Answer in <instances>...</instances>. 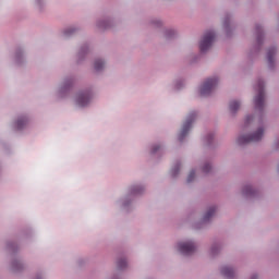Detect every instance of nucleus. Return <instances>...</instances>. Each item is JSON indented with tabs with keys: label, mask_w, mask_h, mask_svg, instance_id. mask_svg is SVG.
Listing matches in <instances>:
<instances>
[{
	"label": "nucleus",
	"mask_w": 279,
	"mask_h": 279,
	"mask_svg": "<svg viewBox=\"0 0 279 279\" xmlns=\"http://www.w3.org/2000/svg\"><path fill=\"white\" fill-rule=\"evenodd\" d=\"M221 274L225 276V278H232L234 276V269L231 267L225 266L221 268Z\"/></svg>",
	"instance_id": "obj_9"
},
{
	"label": "nucleus",
	"mask_w": 279,
	"mask_h": 279,
	"mask_svg": "<svg viewBox=\"0 0 279 279\" xmlns=\"http://www.w3.org/2000/svg\"><path fill=\"white\" fill-rule=\"evenodd\" d=\"M252 279H256V277H253Z\"/></svg>",
	"instance_id": "obj_22"
},
{
	"label": "nucleus",
	"mask_w": 279,
	"mask_h": 279,
	"mask_svg": "<svg viewBox=\"0 0 279 279\" xmlns=\"http://www.w3.org/2000/svg\"><path fill=\"white\" fill-rule=\"evenodd\" d=\"M158 151V147L153 148V153L156 154Z\"/></svg>",
	"instance_id": "obj_19"
},
{
	"label": "nucleus",
	"mask_w": 279,
	"mask_h": 279,
	"mask_svg": "<svg viewBox=\"0 0 279 279\" xmlns=\"http://www.w3.org/2000/svg\"><path fill=\"white\" fill-rule=\"evenodd\" d=\"M255 89L257 90V96L254 99L255 109L263 112V108H265V84L263 81L257 82Z\"/></svg>",
	"instance_id": "obj_2"
},
{
	"label": "nucleus",
	"mask_w": 279,
	"mask_h": 279,
	"mask_svg": "<svg viewBox=\"0 0 279 279\" xmlns=\"http://www.w3.org/2000/svg\"><path fill=\"white\" fill-rule=\"evenodd\" d=\"M216 210L217 209L215 207L209 208L208 211L204 216V221H208L210 219V217H213V215H215Z\"/></svg>",
	"instance_id": "obj_12"
},
{
	"label": "nucleus",
	"mask_w": 279,
	"mask_h": 279,
	"mask_svg": "<svg viewBox=\"0 0 279 279\" xmlns=\"http://www.w3.org/2000/svg\"><path fill=\"white\" fill-rule=\"evenodd\" d=\"M193 121H195V113H191L186 121L184 122L181 133L179 135V141H184V136L189 134V130H191V125H193Z\"/></svg>",
	"instance_id": "obj_6"
},
{
	"label": "nucleus",
	"mask_w": 279,
	"mask_h": 279,
	"mask_svg": "<svg viewBox=\"0 0 279 279\" xmlns=\"http://www.w3.org/2000/svg\"><path fill=\"white\" fill-rule=\"evenodd\" d=\"M65 35L69 36V32H65Z\"/></svg>",
	"instance_id": "obj_21"
},
{
	"label": "nucleus",
	"mask_w": 279,
	"mask_h": 279,
	"mask_svg": "<svg viewBox=\"0 0 279 279\" xmlns=\"http://www.w3.org/2000/svg\"><path fill=\"white\" fill-rule=\"evenodd\" d=\"M25 123H27V120H26V119H20V120H17V122H16V128H17V130H23V125H25Z\"/></svg>",
	"instance_id": "obj_14"
},
{
	"label": "nucleus",
	"mask_w": 279,
	"mask_h": 279,
	"mask_svg": "<svg viewBox=\"0 0 279 279\" xmlns=\"http://www.w3.org/2000/svg\"><path fill=\"white\" fill-rule=\"evenodd\" d=\"M89 102H90V93L86 92V93H81V94L77 95L76 104L81 108H84L85 106H88Z\"/></svg>",
	"instance_id": "obj_7"
},
{
	"label": "nucleus",
	"mask_w": 279,
	"mask_h": 279,
	"mask_svg": "<svg viewBox=\"0 0 279 279\" xmlns=\"http://www.w3.org/2000/svg\"><path fill=\"white\" fill-rule=\"evenodd\" d=\"M218 83L219 81L217 78H208L207 81H205V83L201 87L202 97H208V95L213 93V90H215V86H217Z\"/></svg>",
	"instance_id": "obj_4"
},
{
	"label": "nucleus",
	"mask_w": 279,
	"mask_h": 279,
	"mask_svg": "<svg viewBox=\"0 0 279 279\" xmlns=\"http://www.w3.org/2000/svg\"><path fill=\"white\" fill-rule=\"evenodd\" d=\"M195 250V243L193 242H181L178 244V251L184 256H191Z\"/></svg>",
	"instance_id": "obj_5"
},
{
	"label": "nucleus",
	"mask_w": 279,
	"mask_h": 279,
	"mask_svg": "<svg viewBox=\"0 0 279 279\" xmlns=\"http://www.w3.org/2000/svg\"><path fill=\"white\" fill-rule=\"evenodd\" d=\"M241 108V102L236 101V100H232L229 104V110L232 114H234V112H236V110H239Z\"/></svg>",
	"instance_id": "obj_11"
},
{
	"label": "nucleus",
	"mask_w": 279,
	"mask_h": 279,
	"mask_svg": "<svg viewBox=\"0 0 279 279\" xmlns=\"http://www.w3.org/2000/svg\"><path fill=\"white\" fill-rule=\"evenodd\" d=\"M263 134H265V129L263 126H258L257 131L254 132L251 135H241L238 138L239 145H247V143H258V141H262Z\"/></svg>",
	"instance_id": "obj_1"
},
{
	"label": "nucleus",
	"mask_w": 279,
	"mask_h": 279,
	"mask_svg": "<svg viewBox=\"0 0 279 279\" xmlns=\"http://www.w3.org/2000/svg\"><path fill=\"white\" fill-rule=\"evenodd\" d=\"M244 195H252L253 193V190H252V186H246L243 191Z\"/></svg>",
	"instance_id": "obj_16"
},
{
	"label": "nucleus",
	"mask_w": 279,
	"mask_h": 279,
	"mask_svg": "<svg viewBox=\"0 0 279 279\" xmlns=\"http://www.w3.org/2000/svg\"><path fill=\"white\" fill-rule=\"evenodd\" d=\"M94 69L95 71H101V69H104V61L97 59L94 63Z\"/></svg>",
	"instance_id": "obj_13"
},
{
	"label": "nucleus",
	"mask_w": 279,
	"mask_h": 279,
	"mask_svg": "<svg viewBox=\"0 0 279 279\" xmlns=\"http://www.w3.org/2000/svg\"><path fill=\"white\" fill-rule=\"evenodd\" d=\"M126 265H128V262H125V259L118 260V268L119 269H125Z\"/></svg>",
	"instance_id": "obj_15"
},
{
	"label": "nucleus",
	"mask_w": 279,
	"mask_h": 279,
	"mask_svg": "<svg viewBox=\"0 0 279 279\" xmlns=\"http://www.w3.org/2000/svg\"><path fill=\"white\" fill-rule=\"evenodd\" d=\"M195 180V171H191L187 177V182H193Z\"/></svg>",
	"instance_id": "obj_17"
},
{
	"label": "nucleus",
	"mask_w": 279,
	"mask_h": 279,
	"mask_svg": "<svg viewBox=\"0 0 279 279\" xmlns=\"http://www.w3.org/2000/svg\"><path fill=\"white\" fill-rule=\"evenodd\" d=\"M255 121L256 123H258V125H260V118L255 120L254 116H247L244 121V128H248V125H252V123H254Z\"/></svg>",
	"instance_id": "obj_10"
},
{
	"label": "nucleus",
	"mask_w": 279,
	"mask_h": 279,
	"mask_svg": "<svg viewBox=\"0 0 279 279\" xmlns=\"http://www.w3.org/2000/svg\"><path fill=\"white\" fill-rule=\"evenodd\" d=\"M204 173H209L210 172V165H205L203 168Z\"/></svg>",
	"instance_id": "obj_18"
},
{
	"label": "nucleus",
	"mask_w": 279,
	"mask_h": 279,
	"mask_svg": "<svg viewBox=\"0 0 279 279\" xmlns=\"http://www.w3.org/2000/svg\"><path fill=\"white\" fill-rule=\"evenodd\" d=\"M256 29H257V34H260V27H256Z\"/></svg>",
	"instance_id": "obj_20"
},
{
	"label": "nucleus",
	"mask_w": 279,
	"mask_h": 279,
	"mask_svg": "<svg viewBox=\"0 0 279 279\" xmlns=\"http://www.w3.org/2000/svg\"><path fill=\"white\" fill-rule=\"evenodd\" d=\"M276 56V48H270L268 49L267 52V60H268V65L271 68H274V57Z\"/></svg>",
	"instance_id": "obj_8"
},
{
	"label": "nucleus",
	"mask_w": 279,
	"mask_h": 279,
	"mask_svg": "<svg viewBox=\"0 0 279 279\" xmlns=\"http://www.w3.org/2000/svg\"><path fill=\"white\" fill-rule=\"evenodd\" d=\"M213 43H215V33L213 31H208L204 34L199 44V50L202 53H206V51L213 47Z\"/></svg>",
	"instance_id": "obj_3"
}]
</instances>
